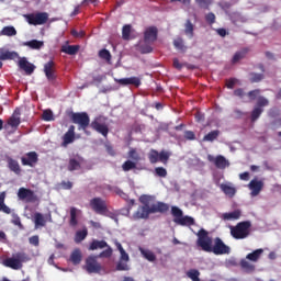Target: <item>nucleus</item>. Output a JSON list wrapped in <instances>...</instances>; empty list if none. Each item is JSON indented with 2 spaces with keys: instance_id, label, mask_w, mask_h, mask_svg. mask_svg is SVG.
Listing matches in <instances>:
<instances>
[{
  "instance_id": "f257e3e1",
  "label": "nucleus",
  "mask_w": 281,
  "mask_h": 281,
  "mask_svg": "<svg viewBox=\"0 0 281 281\" xmlns=\"http://www.w3.org/2000/svg\"><path fill=\"white\" fill-rule=\"evenodd\" d=\"M196 245L201 247L202 251H206V254H214L215 256H225L231 254L232 248L227 246L223 239L216 237L214 239V245L212 237H210V233L205 231V228H201L198 234Z\"/></svg>"
},
{
  "instance_id": "f03ea898",
  "label": "nucleus",
  "mask_w": 281,
  "mask_h": 281,
  "mask_svg": "<svg viewBox=\"0 0 281 281\" xmlns=\"http://www.w3.org/2000/svg\"><path fill=\"white\" fill-rule=\"evenodd\" d=\"M139 201L143 206H139L133 215L137 221L142 218L148 220L150 214H166V212L170 210V205L164 202H157L156 204L150 205V195H142Z\"/></svg>"
},
{
  "instance_id": "7ed1b4c3",
  "label": "nucleus",
  "mask_w": 281,
  "mask_h": 281,
  "mask_svg": "<svg viewBox=\"0 0 281 281\" xmlns=\"http://www.w3.org/2000/svg\"><path fill=\"white\" fill-rule=\"evenodd\" d=\"M30 257L25 252H16L12 257H9L2 261L4 267L13 269V271H19L23 269V262H29Z\"/></svg>"
},
{
  "instance_id": "20e7f679",
  "label": "nucleus",
  "mask_w": 281,
  "mask_h": 281,
  "mask_svg": "<svg viewBox=\"0 0 281 281\" xmlns=\"http://www.w3.org/2000/svg\"><path fill=\"white\" fill-rule=\"evenodd\" d=\"M70 120L72 124L78 125V131H83L86 135H91V132L87 131L91 124V119L87 112H72Z\"/></svg>"
},
{
  "instance_id": "39448f33",
  "label": "nucleus",
  "mask_w": 281,
  "mask_h": 281,
  "mask_svg": "<svg viewBox=\"0 0 281 281\" xmlns=\"http://www.w3.org/2000/svg\"><path fill=\"white\" fill-rule=\"evenodd\" d=\"M251 229V222L244 221L237 223L236 226H231V236L236 240H244V238H248Z\"/></svg>"
},
{
  "instance_id": "423d86ee",
  "label": "nucleus",
  "mask_w": 281,
  "mask_h": 281,
  "mask_svg": "<svg viewBox=\"0 0 281 281\" xmlns=\"http://www.w3.org/2000/svg\"><path fill=\"white\" fill-rule=\"evenodd\" d=\"M172 157V151L168 150H161L160 153L156 149H150L148 153V159L150 164H158V161H161V164H168V160Z\"/></svg>"
},
{
  "instance_id": "0eeeda50",
  "label": "nucleus",
  "mask_w": 281,
  "mask_h": 281,
  "mask_svg": "<svg viewBox=\"0 0 281 281\" xmlns=\"http://www.w3.org/2000/svg\"><path fill=\"white\" fill-rule=\"evenodd\" d=\"M90 206L95 214H100L101 216L109 214V206L106 205V201L102 198H93L90 200Z\"/></svg>"
},
{
  "instance_id": "6e6552de",
  "label": "nucleus",
  "mask_w": 281,
  "mask_h": 281,
  "mask_svg": "<svg viewBox=\"0 0 281 281\" xmlns=\"http://www.w3.org/2000/svg\"><path fill=\"white\" fill-rule=\"evenodd\" d=\"M29 25H45L49 21V13L47 12H37L26 15Z\"/></svg>"
},
{
  "instance_id": "1a4fd4ad",
  "label": "nucleus",
  "mask_w": 281,
  "mask_h": 281,
  "mask_svg": "<svg viewBox=\"0 0 281 281\" xmlns=\"http://www.w3.org/2000/svg\"><path fill=\"white\" fill-rule=\"evenodd\" d=\"M18 199L26 203H36L38 201V196L33 190L23 187L18 190Z\"/></svg>"
},
{
  "instance_id": "9d476101",
  "label": "nucleus",
  "mask_w": 281,
  "mask_h": 281,
  "mask_svg": "<svg viewBox=\"0 0 281 281\" xmlns=\"http://www.w3.org/2000/svg\"><path fill=\"white\" fill-rule=\"evenodd\" d=\"M85 269L88 273H100L102 271V265L98 262V256H89L86 259Z\"/></svg>"
},
{
  "instance_id": "9b49d317",
  "label": "nucleus",
  "mask_w": 281,
  "mask_h": 281,
  "mask_svg": "<svg viewBox=\"0 0 281 281\" xmlns=\"http://www.w3.org/2000/svg\"><path fill=\"white\" fill-rule=\"evenodd\" d=\"M90 127L92 131H95L97 133H100V135H103V137H108L109 135V125L102 122V117H95L90 123Z\"/></svg>"
},
{
  "instance_id": "f8f14e48",
  "label": "nucleus",
  "mask_w": 281,
  "mask_h": 281,
  "mask_svg": "<svg viewBox=\"0 0 281 281\" xmlns=\"http://www.w3.org/2000/svg\"><path fill=\"white\" fill-rule=\"evenodd\" d=\"M207 161L214 164V166L218 168V170H225V168L229 167V160L223 155H218L216 157L207 155Z\"/></svg>"
},
{
  "instance_id": "ddd939ff",
  "label": "nucleus",
  "mask_w": 281,
  "mask_h": 281,
  "mask_svg": "<svg viewBox=\"0 0 281 281\" xmlns=\"http://www.w3.org/2000/svg\"><path fill=\"white\" fill-rule=\"evenodd\" d=\"M44 74L49 82H54L58 78L56 75V63L54 60L44 64Z\"/></svg>"
},
{
  "instance_id": "4468645a",
  "label": "nucleus",
  "mask_w": 281,
  "mask_h": 281,
  "mask_svg": "<svg viewBox=\"0 0 281 281\" xmlns=\"http://www.w3.org/2000/svg\"><path fill=\"white\" fill-rule=\"evenodd\" d=\"M22 166L34 168L38 164V154L36 151H29L22 158Z\"/></svg>"
},
{
  "instance_id": "2eb2a0df",
  "label": "nucleus",
  "mask_w": 281,
  "mask_h": 281,
  "mask_svg": "<svg viewBox=\"0 0 281 281\" xmlns=\"http://www.w3.org/2000/svg\"><path fill=\"white\" fill-rule=\"evenodd\" d=\"M18 66L22 71H25L26 76H32L34 74V69L36 66L34 64L29 63L26 57H19Z\"/></svg>"
},
{
  "instance_id": "dca6fc26",
  "label": "nucleus",
  "mask_w": 281,
  "mask_h": 281,
  "mask_svg": "<svg viewBox=\"0 0 281 281\" xmlns=\"http://www.w3.org/2000/svg\"><path fill=\"white\" fill-rule=\"evenodd\" d=\"M159 35V30L157 26H149L144 32V43H155L157 36Z\"/></svg>"
},
{
  "instance_id": "f3484780",
  "label": "nucleus",
  "mask_w": 281,
  "mask_h": 281,
  "mask_svg": "<svg viewBox=\"0 0 281 281\" xmlns=\"http://www.w3.org/2000/svg\"><path fill=\"white\" fill-rule=\"evenodd\" d=\"M115 82H117V85H121L122 87H128V85H133L134 87L142 86V79H139V77L115 79Z\"/></svg>"
},
{
  "instance_id": "a211bd4d",
  "label": "nucleus",
  "mask_w": 281,
  "mask_h": 281,
  "mask_svg": "<svg viewBox=\"0 0 281 281\" xmlns=\"http://www.w3.org/2000/svg\"><path fill=\"white\" fill-rule=\"evenodd\" d=\"M76 139V126L70 125L68 131L63 136V146H69V144H74Z\"/></svg>"
},
{
  "instance_id": "6ab92c4d",
  "label": "nucleus",
  "mask_w": 281,
  "mask_h": 281,
  "mask_svg": "<svg viewBox=\"0 0 281 281\" xmlns=\"http://www.w3.org/2000/svg\"><path fill=\"white\" fill-rule=\"evenodd\" d=\"M249 190H251L252 196H258L260 192L262 191V188H265V183L260 180H251L248 184Z\"/></svg>"
},
{
  "instance_id": "aec40b11",
  "label": "nucleus",
  "mask_w": 281,
  "mask_h": 281,
  "mask_svg": "<svg viewBox=\"0 0 281 281\" xmlns=\"http://www.w3.org/2000/svg\"><path fill=\"white\" fill-rule=\"evenodd\" d=\"M8 124L12 128H19V126L21 124V110L20 109L14 110L13 114L8 120Z\"/></svg>"
},
{
  "instance_id": "412c9836",
  "label": "nucleus",
  "mask_w": 281,
  "mask_h": 281,
  "mask_svg": "<svg viewBox=\"0 0 281 281\" xmlns=\"http://www.w3.org/2000/svg\"><path fill=\"white\" fill-rule=\"evenodd\" d=\"M16 58H19V53L0 48V60H16Z\"/></svg>"
},
{
  "instance_id": "4be33fe9",
  "label": "nucleus",
  "mask_w": 281,
  "mask_h": 281,
  "mask_svg": "<svg viewBox=\"0 0 281 281\" xmlns=\"http://www.w3.org/2000/svg\"><path fill=\"white\" fill-rule=\"evenodd\" d=\"M173 222L177 224V225H181L182 227H192V225H194V220L193 217L191 216H181V218H178V220H173Z\"/></svg>"
},
{
  "instance_id": "5701e85b",
  "label": "nucleus",
  "mask_w": 281,
  "mask_h": 281,
  "mask_svg": "<svg viewBox=\"0 0 281 281\" xmlns=\"http://www.w3.org/2000/svg\"><path fill=\"white\" fill-rule=\"evenodd\" d=\"M78 214H80V210H78L76 206H71L70 207V220H69L70 227L78 226Z\"/></svg>"
},
{
  "instance_id": "b1692460",
  "label": "nucleus",
  "mask_w": 281,
  "mask_h": 281,
  "mask_svg": "<svg viewBox=\"0 0 281 281\" xmlns=\"http://www.w3.org/2000/svg\"><path fill=\"white\" fill-rule=\"evenodd\" d=\"M8 168L11 170V172H14L15 175H21V166L19 165V161H16L13 158H8Z\"/></svg>"
},
{
  "instance_id": "393cba45",
  "label": "nucleus",
  "mask_w": 281,
  "mask_h": 281,
  "mask_svg": "<svg viewBox=\"0 0 281 281\" xmlns=\"http://www.w3.org/2000/svg\"><path fill=\"white\" fill-rule=\"evenodd\" d=\"M79 49H80V46H78V45H64V46H61V52L64 54H68V56H76V54H78Z\"/></svg>"
},
{
  "instance_id": "a878e982",
  "label": "nucleus",
  "mask_w": 281,
  "mask_h": 281,
  "mask_svg": "<svg viewBox=\"0 0 281 281\" xmlns=\"http://www.w3.org/2000/svg\"><path fill=\"white\" fill-rule=\"evenodd\" d=\"M109 247V244L105 240H98L94 239L92 240V243L89 246V250L90 251H95V249H104Z\"/></svg>"
},
{
  "instance_id": "bb28decb",
  "label": "nucleus",
  "mask_w": 281,
  "mask_h": 281,
  "mask_svg": "<svg viewBox=\"0 0 281 281\" xmlns=\"http://www.w3.org/2000/svg\"><path fill=\"white\" fill-rule=\"evenodd\" d=\"M262 254H265V250L262 248L256 249L255 251L246 256V260H250L251 262H258Z\"/></svg>"
},
{
  "instance_id": "cd10ccee",
  "label": "nucleus",
  "mask_w": 281,
  "mask_h": 281,
  "mask_svg": "<svg viewBox=\"0 0 281 281\" xmlns=\"http://www.w3.org/2000/svg\"><path fill=\"white\" fill-rule=\"evenodd\" d=\"M184 34L189 38H194V24L190 19H188L184 23Z\"/></svg>"
},
{
  "instance_id": "c85d7f7f",
  "label": "nucleus",
  "mask_w": 281,
  "mask_h": 281,
  "mask_svg": "<svg viewBox=\"0 0 281 281\" xmlns=\"http://www.w3.org/2000/svg\"><path fill=\"white\" fill-rule=\"evenodd\" d=\"M139 251L145 260H148V262H155L157 260V256L153 250L139 248Z\"/></svg>"
},
{
  "instance_id": "c756f323",
  "label": "nucleus",
  "mask_w": 281,
  "mask_h": 281,
  "mask_svg": "<svg viewBox=\"0 0 281 281\" xmlns=\"http://www.w3.org/2000/svg\"><path fill=\"white\" fill-rule=\"evenodd\" d=\"M240 268L246 273H254L256 271V266H254L251 262L247 261L246 259L240 260Z\"/></svg>"
},
{
  "instance_id": "7c9ffc66",
  "label": "nucleus",
  "mask_w": 281,
  "mask_h": 281,
  "mask_svg": "<svg viewBox=\"0 0 281 281\" xmlns=\"http://www.w3.org/2000/svg\"><path fill=\"white\" fill-rule=\"evenodd\" d=\"M34 223H35V227H45V225H47V220H45V216L42 213H35L34 214Z\"/></svg>"
},
{
  "instance_id": "2f4dec72",
  "label": "nucleus",
  "mask_w": 281,
  "mask_h": 281,
  "mask_svg": "<svg viewBox=\"0 0 281 281\" xmlns=\"http://www.w3.org/2000/svg\"><path fill=\"white\" fill-rule=\"evenodd\" d=\"M80 168H82L80 160L76 159V158H70L68 161V166H67V170H69V172H74L76 170H80Z\"/></svg>"
},
{
  "instance_id": "473e14b6",
  "label": "nucleus",
  "mask_w": 281,
  "mask_h": 281,
  "mask_svg": "<svg viewBox=\"0 0 281 281\" xmlns=\"http://www.w3.org/2000/svg\"><path fill=\"white\" fill-rule=\"evenodd\" d=\"M247 54H249V48H243L241 50L236 52L232 59L233 65H236V63H239V60H243V58H245Z\"/></svg>"
},
{
  "instance_id": "72a5a7b5",
  "label": "nucleus",
  "mask_w": 281,
  "mask_h": 281,
  "mask_svg": "<svg viewBox=\"0 0 281 281\" xmlns=\"http://www.w3.org/2000/svg\"><path fill=\"white\" fill-rule=\"evenodd\" d=\"M70 262H72V265H80V262H82V252L80 251V249H75L71 252Z\"/></svg>"
},
{
  "instance_id": "f704fd0d",
  "label": "nucleus",
  "mask_w": 281,
  "mask_h": 281,
  "mask_svg": "<svg viewBox=\"0 0 281 281\" xmlns=\"http://www.w3.org/2000/svg\"><path fill=\"white\" fill-rule=\"evenodd\" d=\"M222 218L224 221H238V218H240V211L235 210V211L229 212V213H224L222 215Z\"/></svg>"
},
{
  "instance_id": "c9c22d12",
  "label": "nucleus",
  "mask_w": 281,
  "mask_h": 281,
  "mask_svg": "<svg viewBox=\"0 0 281 281\" xmlns=\"http://www.w3.org/2000/svg\"><path fill=\"white\" fill-rule=\"evenodd\" d=\"M87 236H89V231L87 229V227H85L81 231H77L75 234V243L77 244L82 243V240H85Z\"/></svg>"
},
{
  "instance_id": "e433bc0d",
  "label": "nucleus",
  "mask_w": 281,
  "mask_h": 281,
  "mask_svg": "<svg viewBox=\"0 0 281 281\" xmlns=\"http://www.w3.org/2000/svg\"><path fill=\"white\" fill-rule=\"evenodd\" d=\"M222 192H224V194H226L227 196H235L236 194V188L229 186V184H225V183H222L220 186Z\"/></svg>"
},
{
  "instance_id": "4c0bfd02",
  "label": "nucleus",
  "mask_w": 281,
  "mask_h": 281,
  "mask_svg": "<svg viewBox=\"0 0 281 281\" xmlns=\"http://www.w3.org/2000/svg\"><path fill=\"white\" fill-rule=\"evenodd\" d=\"M45 45L43 41L32 40L29 42H24L25 47H30L31 49H41Z\"/></svg>"
},
{
  "instance_id": "58836bf2",
  "label": "nucleus",
  "mask_w": 281,
  "mask_h": 281,
  "mask_svg": "<svg viewBox=\"0 0 281 281\" xmlns=\"http://www.w3.org/2000/svg\"><path fill=\"white\" fill-rule=\"evenodd\" d=\"M218 135H221V131L214 130L203 137V142H215V139H218Z\"/></svg>"
},
{
  "instance_id": "ea45409f",
  "label": "nucleus",
  "mask_w": 281,
  "mask_h": 281,
  "mask_svg": "<svg viewBox=\"0 0 281 281\" xmlns=\"http://www.w3.org/2000/svg\"><path fill=\"white\" fill-rule=\"evenodd\" d=\"M262 113H265V109L257 108L256 105L250 114L251 122H256L260 117V115H262Z\"/></svg>"
},
{
  "instance_id": "a19ab883",
  "label": "nucleus",
  "mask_w": 281,
  "mask_h": 281,
  "mask_svg": "<svg viewBox=\"0 0 281 281\" xmlns=\"http://www.w3.org/2000/svg\"><path fill=\"white\" fill-rule=\"evenodd\" d=\"M201 272L196 269H190L187 271V277L192 281H201Z\"/></svg>"
},
{
  "instance_id": "79ce46f5",
  "label": "nucleus",
  "mask_w": 281,
  "mask_h": 281,
  "mask_svg": "<svg viewBox=\"0 0 281 281\" xmlns=\"http://www.w3.org/2000/svg\"><path fill=\"white\" fill-rule=\"evenodd\" d=\"M0 34L1 36H16V29L14 26H4Z\"/></svg>"
},
{
  "instance_id": "37998d69",
  "label": "nucleus",
  "mask_w": 281,
  "mask_h": 281,
  "mask_svg": "<svg viewBox=\"0 0 281 281\" xmlns=\"http://www.w3.org/2000/svg\"><path fill=\"white\" fill-rule=\"evenodd\" d=\"M127 157L130 159H132V161H142V156L139 155V153H137V149L135 148H131L127 153Z\"/></svg>"
},
{
  "instance_id": "c03bdc74",
  "label": "nucleus",
  "mask_w": 281,
  "mask_h": 281,
  "mask_svg": "<svg viewBox=\"0 0 281 281\" xmlns=\"http://www.w3.org/2000/svg\"><path fill=\"white\" fill-rule=\"evenodd\" d=\"M135 168H137V162L133 161V160H126L123 165H122V170L124 172H130V170H135Z\"/></svg>"
},
{
  "instance_id": "a18cd8bd",
  "label": "nucleus",
  "mask_w": 281,
  "mask_h": 281,
  "mask_svg": "<svg viewBox=\"0 0 281 281\" xmlns=\"http://www.w3.org/2000/svg\"><path fill=\"white\" fill-rule=\"evenodd\" d=\"M173 46L179 52H186V49H188L186 44H183V38H181V37H177L176 40H173Z\"/></svg>"
},
{
  "instance_id": "49530a36",
  "label": "nucleus",
  "mask_w": 281,
  "mask_h": 281,
  "mask_svg": "<svg viewBox=\"0 0 281 281\" xmlns=\"http://www.w3.org/2000/svg\"><path fill=\"white\" fill-rule=\"evenodd\" d=\"M153 43H145V44H140L138 46V52H140V54H151L153 52Z\"/></svg>"
},
{
  "instance_id": "de8ad7c7",
  "label": "nucleus",
  "mask_w": 281,
  "mask_h": 281,
  "mask_svg": "<svg viewBox=\"0 0 281 281\" xmlns=\"http://www.w3.org/2000/svg\"><path fill=\"white\" fill-rule=\"evenodd\" d=\"M262 80H265L263 74L250 72V82L251 83L262 82Z\"/></svg>"
},
{
  "instance_id": "09e8293b",
  "label": "nucleus",
  "mask_w": 281,
  "mask_h": 281,
  "mask_svg": "<svg viewBox=\"0 0 281 281\" xmlns=\"http://www.w3.org/2000/svg\"><path fill=\"white\" fill-rule=\"evenodd\" d=\"M127 262L128 261L119 259V262L116 263V271H130L131 267H128Z\"/></svg>"
},
{
  "instance_id": "8fccbe9b",
  "label": "nucleus",
  "mask_w": 281,
  "mask_h": 281,
  "mask_svg": "<svg viewBox=\"0 0 281 281\" xmlns=\"http://www.w3.org/2000/svg\"><path fill=\"white\" fill-rule=\"evenodd\" d=\"M99 57L102 58V60H106V63H111V52L106 48L99 52Z\"/></svg>"
},
{
  "instance_id": "3c124183",
  "label": "nucleus",
  "mask_w": 281,
  "mask_h": 281,
  "mask_svg": "<svg viewBox=\"0 0 281 281\" xmlns=\"http://www.w3.org/2000/svg\"><path fill=\"white\" fill-rule=\"evenodd\" d=\"M113 256V248L111 246H106V249L100 252L97 258H111Z\"/></svg>"
},
{
  "instance_id": "603ef678",
  "label": "nucleus",
  "mask_w": 281,
  "mask_h": 281,
  "mask_svg": "<svg viewBox=\"0 0 281 281\" xmlns=\"http://www.w3.org/2000/svg\"><path fill=\"white\" fill-rule=\"evenodd\" d=\"M171 214L175 217L173 221H178V218H181V216L183 215V211L178 206H172Z\"/></svg>"
},
{
  "instance_id": "864d4df0",
  "label": "nucleus",
  "mask_w": 281,
  "mask_h": 281,
  "mask_svg": "<svg viewBox=\"0 0 281 281\" xmlns=\"http://www.w3.org/2000/svg\"><path fill=\"white\" fill-rule=\"evenodd\" d=\"M195 3L199 5V8L210 10V5H212V0H195Z\"/></svg>"
},
{
  "instance_id": "5fc2aeb1",
  "label": "nucleus",
  "mask_w": 281,
  "mask_h": 281,
  "mask_svg": "<svg viewBox=\"0 0 281 281\" xmlns=\"http://www.w3.org/2000/svg\"><path fill=\"white\" fill-rule=\"evenodd\" d=\"M42 120H44V122H53L54 112H52V110H45L42 114Z\"/></svg>"
},
{
  "instance_id": "6e6d98bb",
  "label": "nucleus",
  "mask_w": 281,
  "mask_h": 281,
  "mask_svg": "<svg viewBox=\"0 0 281 281\" xmlns=\"http://www.w3.org/2000/svg\"><path fill=\"white\" fill-rule=\"evenodd\" d=\"M122 36L124 41H128V38H131V24H126L123 26Z\"/></svg>"
},
{
  "instance_id": "4d7b16f0",
  "label": "nucleus",
  "mask_w": 281,
  "mask_h": 281,
  "mask_svg": "<svg viewBox=\"0 0 281 281\" xmlns=\"http://www.w3.org/2000/svg\"><path fill=\"white\" fill-rule=\"evenodd\" d=\"M155 173H156L157 177H162V178L168 177V171L164 167H156L155 168Z\"/></svg>"
},
{
  "instance_id": "13d9d810",
  "label": "nucleus",
  "mask_w": 281,
  "mask_h": 281,
  "mask_svg": "<svg viewBox=\"0 0 281 281\" xmlns=\"http://www.w3.org/2000/svg\"><path fill=\"white\" fill-rule=\"evenodd\" d=\"M263 106H269V100L265 97H259L257 101V108L262 109Z\"/></svg>"
},
{
  "instance_id": "bf43d9fd",
  "label": "nucleus",
  "mask_w": 281,
  "mask_h": 281,
  "mask_svg": "<svg viewBox=\"0 0 281 281\" xmlns=\"http://www.w3.org/2000/svg\"><path fill=\"white\" fill-rule=\"evenodd\" d=\"M205 21L209 25H214V23H216V15L210 12L205 15Z\"/></svg>"
},
{
  "instance_id": "052dcab7",
  "label": "nucleus",
  "mask_w": 281,
  "mask_h": 281,
  "mask_svg": "<svg viewBox=\"0 0 281 281\" xmlns=\"http://www.w3.org/2000/svg\"><path fill=\"white\" fill-rule=\"evenodd\" d=\"M11 223L20 228L23 227V224H21V217L16 213L12 214Z\"/></svg>"
},
{
  "instance_id": "680f3d73",
  "label": "nucleus",
  "mask_w": 281,
  "mask_h": 281,
  "mask_svg": "<svg viewBox=\"0 0 281 281\" xmlns=\"http://www.w3.org/2000/svg\"><path fill=\"white\" fill-rule=\"evenodd\" d=\"M247 95L250 101H254V100H256V98H258V95H260V89L251 90L247 93Z\"/></svg>"
},
{
  "instance_id": "e2e57ef3",
  "label": "nucleus",
  "mask_w": 281,
  "mask_h": 281,
  "mask_svg": "<svg viewBox=\"0 0 281 281\" xmlns=\"http://www.w3.org/2000/svg\"><path fill=\"white\" fill-rule=\"evenodd\" d=\"M184 139H188L189 142H194V139H196V134H194V132L192 131H186Z\"/></svg>"
},
{
  "instance_id": "0e129e2a",
  "label": "nucleus",
  "mask_w": 281,
  "mask_h": 281,
  "mask_svg": "<svg viewBox=\"0 0 281 281\" xmlns=\"http://www.w3.org/2000/svg\"><path fill=\"white\" fill-rule=\"evenodd\" d=\"M29 243H30V245H33V247H38V245H41V240L38 239V235L30 237Z\"/></svg>"
},
{
  "instance_id": "69168bd1",
  "label": "nucleus",
  "mask_w": 281,
  "mask_h": 281,
  "mask_svg": "<svg viewBox=\"0 0 281 281\" xmlns=\"http://www.w3.org/2000/svg\"><path fill=\"white\" fill-rule=\"evenodd\" d=\"M60 186L64 190H71V188H74V183L71 181H61Z\"/></svg>"
},
{
  "instance_id": "338daca9",
  "label": "nucleus",
  "mask_w": 281,
  "mask_h": 281,
  "mask_svg": "<svg viewBox=\"0 0 281 281\" xmlns=\"http://www.w3.org/2000/svg\"><path fill=\"white\" fill-rule=\"evenodd\" d=\"M120 260H123L124 262H128L131 260V257L128 256V252L126 250H122Z\"/></svg>"
},
{
  "instance_id": "774afa93",
  "label": "nucleus",
  "mask_w": 281,
  "mask_h": 281,
  "mask_svg": "<svg viewBox=\"0 0 281 281\" xmlns=\"http://www.w3.org/2000/svg\"><path fill=\"white\" fill-rule=\"evenodd\" d=\"M234 95H236L237 98H245V90H243V88H238L234 91Z\"/></svg>"
}]
</instances>
